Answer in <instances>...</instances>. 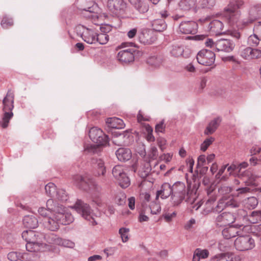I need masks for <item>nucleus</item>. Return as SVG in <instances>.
<instances>
[{
    "instance_id": "29",
    "label": "nucleus",
    "mask_w": 261,
    "mask_h": 261,
    "mask_svg": "<svg viewBox=\"0 0 261 261\" xmlns=\"http://www.w3.org/2000/svg\"><path fill=\"white\" fill-rule=\"evenodd\" d=\"M106 122L109 128L121 129L125 126L123 120L116 117L107 118Z\"/></svg>"
},
{
    "instance_id": "33",
    "label": "nucleus",
    "mask_w": 261,
    "mask_h": 261,
    "mask_svg": "<svg viewBox=\"0 0 261 261\" xmlns=\"http://www.w3.org/2000/svg\"><path fill=\"white\" fill-rule=\"evenodd\" d=\"M153 30L157 32H162L167 28V24L163 19H156L152 22Z\"/></svg>"
},
{
    "instance_id": "1",
    "label": "nucleus",
    "mask_w": 261,
    "mask_h": 261,
    "mask_svg": "<svg viewBox=\"0 0 261 261\" xmlns=\"http://www.w3.org/2000/svg\"><path fill=\"white\" fill-rule=\"evenodd\" d=\"M73 217L69 213H59L52 217H44L42 220L43 226L51 231H56L60 224L68 225L72 222Z\"/></svg>"
},
{
    "instance_id": "59",
    "label": "nucleus",
    "mask_w": 261,
    "mask_h": 261,
    "mask_svg": "<svg viewBox=\"0 0 261 261\" xmlns=\"http://www.w3.org/2000/svg\"><path fill=\"white\" fill-rule=\"evenodd\" d=\"M216 201V198L215 197H210L206 202V205L207 206V210L206 213L211 212L213 210V206L212 204Z\"/></svg>"
},
{
    "instance_id": "42",
    "label": "nucleus",
    "mask_w": 261,
    "mask_h": 261,
    "mask_svg": "<svg viewBox=\"0 0 261 261\" xmlns=\"http://www.w3.org/2000/svg\"><path fill=\"white\" fill-rule=\"evenodd\" d=\"M145 204V203L142 204V208L139 214V221L140 222H147L149 220V217L147 215L149 214V212L146 210Z\"/></svg>"
},
{
    "instance_id": "55",
    "label": "nucleus",
    "mask_w": 261,
    "mask_h": 261,
    "mask_svg": "<svg viewBox=\"0 0 261 261\" xmlns=\"http://www.w3.org/2000/svg\"><path fill=\"white\" fill-rule=\"evenodd\" d=\"M83 15L87 18H91L93 19L95 21V19H98V17L97 14L95 13L92 12L90 10H84Z\"/></svg>"
},
{
    "instance_id": "44",
    "label": "nucleus",
    "mask_w": 261,
    "mask_h": 261,
    "mask_svg": "<svg viewBox=\"0 0 261 261\" xmlns=\"http://www.w3.org/2000/svg\"><path fill=\"white\" fill-rule=\"evenodd\" d=\"M195 37L198 40H203L204 39H205V41L204 42L205 46L216 50V42H214L212 39L207 38L204 36H196Z\"/></svg>"
},
{
    "instance_id": "35",
    "label": "nucleus",
    "mask_w": 261,
    "mask_h": 261,
    "mask_svg": "<svg viewBox=\"0 0 261 261\" xmlns=\"http://www.w3.org/2000/svg\"><path fill=\"white\" fill-rule=\"evenodd\" d=\"M242 176L246 178L245 182L248 185H255V181L257 178V176L253 174V173L249 170L245 171L243 174Z\"/></svg>"
},
{
    "instance_id": "23",
    "label": "nucleus",
    "mask_w": 261,
    "mask_h": 261,
    "mask_svg": "<svg viewBox=\"0 0 261 261\" xmlns=\"http://www.w3.org/2000/svg\"><path fill=\"white\" fill-rule=\"evenodd\" d=\"M8 259L11 261H30L31 260V257L28 253H21L19 252L12 251L7 255Z\"/></svg>"
},
{
    "instance_id": "49",
    "label": "nucleus",
    "mask_w": 261,
    "mask_h": 261,
    "mask_svg": "<svg viewBox=\"0 0 261 261\" xmlns=\"http://www.w3.org/2000/svg\"><path fill=\"white\" fill-rule=\"evenodd\" d=\"M215 139L213 137H210L206 139L201 144L200 149L202 151H205L207 148L212 144Z\"/></svg>"
},
{
    "instance_id": "46",
    "label": "nucleus",
    "mask_w": 261,
    "mask_h": 261,
    "mask_svg": "<svg viewBox=\"0 0 261 261\" xmlns=\"http://www.w3.org/2000/svg\"><path fill=\"white\" fill-rule=\"evenodd\" d=\"M129 229L127 228L122 227L119 229V233L121 236L122 241L125 243L128 240V232Z\"/></svg>"
},
{
    "instance_id": "9",
    "label": "nucleus",
    "mask_w": 261,
    "mask_h": 261,
    "mask_svg": "<svg viewBox=\"0 0 261 261\" xmlns=\"http://www.w3.org/2000/svg\"><path fill=\"white\" fill-rule=\"evenodd\" d=\"M125 169L123 166L116 165L113 167L112 174L122 188L128 187L130 184V179L127 175Z\"/></svg>"
},
{
    "instance_id": "28",
    "label": "nucleus",
    "mask_w": 261,
    "mask_h": 261,
    "mask_svg": "<svg viewBox=\"0 0 261 261\" xmlns=\"http://www.w3.org/2000/svg\"><path fill=\"white\" fill-rule=\"evenodd\" d=\"M221 122L220 117H217L211 120L206 127L204 134L205 135H209L213 134L217 129Z\"/></svg>"
},
{
    "instance_id": "62",
    "label": "nucleus",
    "mask_w": 261,
    "mask_h": 261,
    "mask_svg": "<svg viewBox=\"0 0 261 261\" xmlns=\"http://www.w3.org/2000/svg\"><path fill=\"white\" fill-rule=\"evenodd\" d=\"M206 158L205 155L202 154L198 156L197 159V167H202L204 165V163L206 162Z\"/></svg>"
},
{
    "instance_id": "60",
    "label": "nucleus",
    "mask_w": 261,
    "mask_h": 261,
    "mask_svg": "<svg viewBox=\"0 0 261 261\" xmlns=\"http://www.w3.org/2000/svg\"><path fill=\"white\" fill-rule=\"evenodd\" d=\"M57 236L51 233L49 235L45 236V238L44 240H46L47 243L51 244H54L56 237Z\"/></svg>"
},
{
    "instance_id": "45",
    "label": "nucleus",
    "mask_w": 261,
    "mask_h": 261,
    "mask_svg": "<svg viewBox=\"0 0 261 261\" xmlns=\"http://www.w3.org/2000/svg\"><path fill=\"white\" fill-rule=\"evenodd\" d=\"M147 63L151 66L158 67L162 64V59L161 57L152 56L148 59Z\"/></svg>"
},
{
    "instance_id": "38",
    "label": "nucleus",
    "mask_w": 261,
    "mask_h": 261,
    "mask_svg": "<svg viewBox=\"0 0 261 261\" xmlns=\"http://www.w3.org/2000/svg\"><path fill=\"white\" fill-rule=\"evenodd\" d=\"M184 47L179 45H173L170 49V54L171 56L174 57H179L181 56L184 53Z\"/></svg>"
},
{
    "instance_id": "56",
    "label": "nucleus",
    "mask_w": 261,
    "mask_h": 261,
    "mask_svg": "<svg viewBox=\"0 0 261 261\" xmlns=\"http://www.w3.org/2000/svg\"><path fill=\"white\" fill-rule=\"evenodd\" d=\"M225 206H226V201L223 198L218 201V204L215 208V211L218 212H221Z\"/></svg>"
},
{
    "instance_id": "39",
    "label": "nucleus",
    "mask_w": 261,
    "mask_h": 261,
    "mask_svg": "<svg viewBox=\"0 0 261 261\" xmlns=\"http://www.w3.org/2000/svg\"><path fill=\"white\" fill-rule=\"evenodd\" d=\"M216 3V0H200L199 2V9L206 8L211 9L213 8Z\"/></svg>"
},
{
    "instance_id": "40",
    "label": "nucleus",
    "mask_w": 261,
    "mask_h": 261,
    "mask_svg": "<svg viewBox=\"0 0 261 261\" xmlns=\"http://www.w3.org/2000/svg\"><path fill=\"white\" fill-rule=\"evenodd\" d=\"M257 34L254 32V34L249 36L248 38V44L251 46L255 47L259 44L261 39Z\"/></svg>"
},
{
    "instance_id": "54",
    "label": "nucleus",
    "mask_w": 261,
    "mask_h": 261,
    "mask_svg": "<svg viewBox=\"0 0 261 261\" xmlns=\"http://www.w3.org/2000/svg\"><path fill=\"white\" fill-rule=\"evenodd\" d=\"M13 22L12 19L7 17L3 18L1 22V25L4 29H7L9 27L12 26Z\"/></svg>"
},
{
    "instance_id": "43",
    "label": "nucleus",
    "mask_w": 261,
    "mask_h": 261,
    "mask_svg": "<svg viewBox=\"0 0 261 261\" xmlns=\"http://www.w3.org/2000/svg\"><path fill=\"white\" fill-rule=\"evenodd\" d=\"M95 43L98 42L100 44H106L109 40V35L105 33H96Z\"/></svg>"
},
{
    "instance_id": "16",
    "label": "nucleus",
    "mask_w": 261,
    "mask_h": 261,
    "mask_svg": "<svg viewBox=\"0 0 261 261\" xmlns=\"http://www.w3.org/2000/svg\"><path fill=\"white\" fill-rule=\"evenodd\" d=\"M234 47V44L229 39H221L216 41V51L229 53Z\"/></svg>"
},
{
    "instance_id": "47",
    "label": "nucleus",
    "mask_w": 261,
    "mask_h": 261,
    "mask_svg": "<svg viewBox=\"0 0 261 261\" xmlns=\"http://www.w3.org/2000/svg\"><path fill=\"white\" fill-rule=\"evenodd\" d=\"M57 199L61 201H65L67 200L68 196L63 189H58L55 196Z\"/></svg>"
},
{
    "instance_id": "36",
    "label": "nucleus",
    "mask_w": 261,
    "mask_h": 261,
    "mask_svg": "<svg viewBox=\"0 0 261 261\" xmlns=\"http://www.w3.org/2000/svg\"><path fill=\"white\" fill-rule=\"evenodd\" d=\"M248 221L253 224L261 221V210L254 211L248 216Z\"/></svg>"
},
{
    "instance_id": "27",
    "label": "nucleus",
    "mask_w": 261,
    "mask_h": 261,
    "mask_svg": "<svg viewBox=\"0 0 261 261\" xmlns=\"http://www.w3.org/2000/svg\"><path fill=\"white\" fill-rule=\"evenodd\" d=\"M116 155L120 161L125 162L131 158L132 152L128 148H120L116 151Z\"/></svg>"
},
{
    "instance_id": "8",
    "label": "nucleus",
    "mask_w": 261,
    "mask_h": 261,
    "mask_svg": "<svg viewBox=\"0 0 261 261\" xmlns=\"http://www.w3.org/2000/svg\"><path fill=\"white\" fill-rule=\"evenodd\" d=\"M234 245L237 250L246 251L254 248L255 243L252 237L246 235L238 237L234 241Z\"/></svg>"
},
{
    "instance_id": "58",
    "label": "nucleus",
    "mask_w": 261,
    "mask_h": 261,
    "mask_svg": "<svg viewBox=\"0 0 261 261\" xmlns=\"http://www.w3.org/2000/svg\"><path fill=\"white\" fill-rule=\"evenodd\" d=\"M176 216V213L174 212L172 213H166L163 215V217L167 222H170Z\"/></svg>"
},
{
    "instance_id": "22",
    "label": "nucleus",
    "mask_w": 261,
    "mask_h": 261,
    "mask_svg": "<svg viewBox=\"0 0 261 261\" xmlns=\"http://www.w3.org/2000/svg\"><path fill=\"white\" fill-rule=\"evenodd\" d=\"M92 164L95 169L94 175L96 176L103 175L106 172V167L103 161L101 159H94L92 160Z\"/></svg>"
},
{
    "instance_id": "53",
    "label": "nucleus",
    "mask_w": 261,
    "mask_h": 261,
    "mask_svg": "<svg viewBox=\"0 0 261 261\" xmlns=\"http://www.w3.org/2000/svg\"><path fill=\"white\" fill-rule=\"evenodd\" d=\"M228 166V165H224L219 170L218 173L216 174V176L217 178H220L221 180H226L228 178V176L227 175H224L221 177L223 173L224 172L226 167Z\"/></svg>"
},
{
    "instance_id": "21",
    "label": "nucleus",
    "mask_w": 261,
    "mask_h": 261,
    "mask_svg": "<svg viewBox=\"0 0 261 261\" xmlns=\"http://www.w3.org/2000/svg\"><path fill=\"white\" fill-rule=\"evenodd\" d=\"M173 192V185H171L168 183L164 184L161 188V190L156 192L155 200H157L160 196L162 199H166Z\"/></svg>"
},
{
    "instance_id": "48",
    "label": "nucleus",
    "mask_w": 261,
    "mask_h": 261,
    "mask_svg": "<svg viewBox=\"0 0 261 261\" xmlns=\"http://www.w3.org/2000/svg\"><path fill=\"white\" fill-rule=\"evenodd\" d=\"M226 261H241L242 258L240 255L231 252H226Z\"/></svg>"
},
{
    "instance_id": "51",
    "label": "nucleus",
    "mask_w": 261,
    "mask_h": 261,
    "mask_svg": "<svg viewBox=\"0 0 261 261\" xmlns=\"http://www.w3.org/2000/svg\"><path fill=\"white\" fill-rule=\"evenodd\" d=\"M196 255L199 256L201 259H205L208 256L209 252L206 249L202 250L198 248L195 250Z\"/></svg>"
},
{
    "instance_id": "13",
    "label": "nucleus",
    "mask_w": 261,
    "mask_h": 261,
    "mask_svg": "<svg viewBox=\"0 0 261 261\" xmlns=\"http://www.w3.org/2000/svg\"><path fill=\"white\" fill-rule=\"evenodd\" d=\"M197 62L204 66H211L214 63L215 54L213 51L208 49H202L197 55Z\"/></svg>"
},
{
    "instance_id": "12",
    "label": "nucleus",
    "mask_w": 261,
    "mask_h": 261,
    "mask_svg": "<svg viewBox=\"0 0 261 261\" xmlns=\"http://www.w3.org/2000/svg\"><path fill=\"white\" fill-rule=\"evenodd\" d=\"M107 7L114 15L120 16L125 13L126 4L123 0H108Z\"/></svg>"
},
{
    "instance_id": "32",
    "label": "nucleus",
    "mask_w": 261,
    "mask_h": 261,
    "mask_svg": "<svg viewBox=\"0 0 261 261\" xmlns=\"http://www.w3.org/2000/svg\"><path fill=\"white\" fill-rule=\"evenodd\" d=\"M239 232V231L236 227L230 226L224 228L222 231V234L224 238L229 239L236 237Z\"/></svg>"
},
{
    "instance_id": "50",
    "label": "nucleus",
    "mask_w": 261,
    "mask_h": 261,
    "mask_svg": "<svg viewBox=\"0 0 261 261\" xmlns=\"http://www.w3.org/2000/svg\"><path fill=\"white\" fill-rule=\"evenodd\" d=\"M158 156V151L157 148L154 146H152L148 153V156L151 160H155Z\"/></svg>"
},
{
    "instance_id": "61",
    "label": "nucleus",
    "mask_w": 261,
    "mask_h": 261,
    "mask_svg": "<svg viewBox=\"0 0 261 261\" xmlns=\"http://www.w3.org/2000/svg\"><path fill=\"white\" fill-rule=\"evenodd\" d=\"M232 190V188L230 187L223 186L219 189V192L221 194H226L230 193Z\"/></svg>"
},
{
    "instance_id": "20",
    "label": "nucleus",
    "mask_w": 261,
    "mask_h": 261,
    "mask_svg": "<svg viewBox=\"0 0 261 261\" xmlns=\"http://www.w3.org/2000/svg\"><path fill=\"white\" fill-rule=\"evenodd\" d=\"M197 24L193 21H182L179 26V31L186 34H195L197 30Z\"/></svg>"
},
{
    "instance_id": "64",
    "label": "nucleus",
    "mask_w": 261,
    "mask_h": 261,
    "mask_svg": "<svg viewBox=\"0 0 261 261\" xmlns=\"http://www.w3.org/2000/svg\"><path fill=\"white\" fill-rule=\"evenodd\" d=\"M253 32L258 34L259 36V38L261 39V23L258 22L256 24L253 29Z\"/></svg>"
},
{
    "instance_id": "11",
    "label": "nucleus",
    "mask_w": 261,
    "mask_h": 261,
    "mask_svg": "<svg viewBox=\"0 0 261 261\" xmlns=\"http://www.w3.org/2000/svg\"><path fill=\"white\" fill-rule=\"evenodd\" d=\"M89 136L91 140L96 144V146L105 145L109 142L108 136L103 133L101 129L96 127L89 130Z\"/></svg>"
},
{
    "instance_id": "14",
    "label": "nucleus",
    "mask_w": 261,
    "mask_h": 261,
    "mask_svg": "<svg viewBox=\"0 0 261 261\" xmlns=\"http://www.w3.org/2000/svg\"><path fill=\"white\" fill-rule=\"evenodd\" d=\"M236 219V216L233 213L224 212L217 217L216 223L219 226H224L232 223Z\"/></svg>"
},
{
    "instance_id": "3",
    "label": "nucleus",
    "mask_w": 261,
    "mask_h": 261,
    "mask_svg": "<svg viewBox=\"0 0 261 261\" xmlns=\"http://www.w3.org/2000/svg\"><path fill=\"white\" fill-rule=\"evenodd\" d=\"M14 108V95L8 91L3 100V111L4 114L0 120V125L5 128L8 127L10 120L13 116L12 111Z\"/></svg>"
},
{
    "instance_id": "30",
    "label": "nucleus",
    "mask_w": 261,
    "mask_h": 261,
    "mask_svg": "<svg viewBox=\"0 0 261 261\" xmlns=\"http://www.w3.org/2000/svg\"><path fill=\"white\" fill-rule=\"evenodd\" d=\"M250 19L249 21L245 22L246 24L251 23L257 17L261 16V4H257L253 6L249 12Z\"/></svg>"
},
{
    "instance_id": "7",
    "label": "nucleus",
    "mask_w": 261,
    "mask_h": 261,
    "mask_svg": "<svg viewBox=\"0 0 261 261\" xmlns=\"http://www.w3.org/2000/svg\"><path fill=\"white\" fill-rule=\"evenodd\" d=\"M74 207L76 211L81 214L85 219L89 221L91 225H95L97 224L93 217V211L88 204L84 203L81 200H78L76 202Z\"/></svg>"
},
{
    "instance_id": "26",
    "label": "nucleus",
    "mask_w": 261,
    "mask_h": 261,
    "mask_svg": "<svg viewBox=\"0 0 261 261\" xmlns=\"http://www.w3.org/2000/svg\"><path fill=\"white\" fill-rule=\"evenodd\" d=\"M134 8L140 13L148 11L149 7L143 0H128Z\"/></svg>"
},
{
    "instance_id": "25",
    "label": "nucleus",
    "mask_w": 261,
    "mask_h": 261,
    "mask_svg": "<svg viewBox=\"0 0 261 261\" xmlns=\"http://www.w3.org/2000/svg\"><path fill=\"white\" fill-rule=\"evenodd\" d=\"M46 207L47 211L54 212V214H58L59 213H67L62 205L55 203L52 199H49L47 201Z\"/></svg>"
},
{
    "instance_id": "52",
    "label": "nucleus",
    "mask_w": 261,
    "mask_h": 261,
    "mask_svg": "<svg viewBox=\"0 0 261 261\" xmlns=\"http://www.w3.org/2000/svg\"><path fill=\"white\" fill-rule=\"evenodd\" d=\"M146 130L147 132V135L146 136V139L149 142H153L155 140V138L152 135L153 129L151 126L147 125L146 126Z\"/></svg>"
},
{
    "instance_id": "10",
    "label": "nucleus",
    "mask_w": 261,
    "mask_h": 261,
    "mask_svg": "<svg viewBox=\"0 0 261 261\" xmlns=\"http://www.w3.org/2000/svg\"><path fill=\"white\" fill-rule=\"evenodd\" d=\"M75 29L77 33L81 35L84 41L88 44L95 43L96 33L93 29L79 25Z\"/></svg>"
},
{
    "instance_id": "2",
    "label": "nucleus",
    "mask_w": 261,
    "mask_h": 261,
    "mask_svg": "<svg viewBox=\"0 0 261 261\" xmlns=\"http://www.w3.org/2000/svg\"><path fill=\"white\" fill-rule=\"evenodd\" d=\"M22 238L27 242L26 249L29 252L39 251L44 245L45 235L42 233L32 230L23 231Z\"/></svg>"
},
{
    "instance_id": "41",
    "label": "nucleus",
    "mask_w": 261,
    "mask_h": 261,
    "mask_svg": "<svg viewBox=\"0 0 261 261\" xmlns=\"http://www.w3.org/2000/svg\"><path fill=\"white\" fill-rule=\"evenodd\" d=\"M45 190L46 194L50 197H55L57 189L55 185L52 182H49L45 187Z\"/></svg>"
},
{
    "instance_id": "4",
    "label": "nucleus",
    "mask_w": 261,
    "mask_h": 261,
    "mask_svg": "<svg viewBox=\"0 0 261 261\" xmlns=\"http://www.w3.org/2000/svg\"><path fill=\"white\" fill-rule=\"evenodd\" d=\"M243 0H230L228 5L224 9L223 15L230 23L237 22L240 16L238 10L244 5Z\"/></svg>"
},
{
    "instance_id": "19",
    "label": "nucleus",
    "mask_w": 261,
    "mask_h": 261,
    "mask_svg": "<svg viewBox=\"0 0 261 261\" xmlns=\"http://www.w3.org/2000/svg\"><path fill=\"white\" fill-rule=\"evenodd\" d=\"M134 48H128L120 50L117 55L118 60L123 63H128L134 60Z\"/></svg>"
},
{
    "instance_id": "63",
    "label": "nucleus",
    "mask_w": 261,
    "mask_h": 261,
    "mask_svg": "<svg viewBox=\"0 0 261 261\" xmlns=\"http://www.w3.org/2000/svg\"><path fill=\"white\" fill-rule=\"evenodd\" d=\"M223 253H219L212 256L210 261H222Z\"/></svg>"
},
{
    "instance_id": "37",
    "label": "nucleus",
    "mask_w": 261,
    "mask_h": 261,
    "mask_svg": "<svg viewBox=\"0 0 261 261\" xmlns=\"http://www.w3.org/2000/svg\"><path fill=\"white\" fill-rule=\"evenodd\" d=\"M145 207L147 209L146 210L152 215L158 214L161 210L160 204L155 201L152 202L148 206L147 204L146 203Z\"/></svg>"
},
{
    "instance_id": "24",
    "label": "nucleus",
    "mask_w": 261,
    "mask_h": 261,
    "mask_svg": "<svg viewBox=\"0 0 261 261\" xmlns=\"http://www.w3.org/2000/svg\"><path fill=\"white\" fill-rule=\"evenodd\" d=\"M223 24L218 20H214L211 21L207 27L208 31L214 35H218L222 33Z\"/></svg>"
},
{
    "instance_id": "34",
    "label": "nucleus",
    "mask_w": 261,
    "mask_h": 261,
    "mask_svg": "<svg viewBox=\"0 0 261 261\" xmlns=\"http://www.w3.org/2000/svg\"><path fill=\"white\" fill-rule=\"evenodd\" d=\"M243 203L246 208L254 209L258 204V200L255 197L251 196L244 199Z\"/></svg>"
},
{
    "instance_id": "5",
    "label": "nucleus",
    "mask_w": 261,
    "mask_h": 261,
    "mask_svg": "<svg viewBox=\"0 0 261 261\" xmlns=\"http://www.w3.org/2000/svg\"><path fill=\"white\" fill-rule=\"evenodd\" d=\"M189 193L186 185L182 182H177L173 185V192L170 197V202L174 206H179L185 199L186 196H188Z\"/></svg>"
},
{
    "instance_id": "6",
    "label": "nucleus",
    "mask_w": 261,
    "mask_h": 261,
    "mask_svg": "<svg viewBox=\"0 0 261 261\" xmlns=\"http://www.w3.org/2000/svg\"><path fill=\"white\" fill-rule=\"evenodd\" d=\"M73 181L74 184L80 188L85 191H98L100 189L95 180L87 175L83 176L81 175H75L73 177Z\"/></svg>"
},
{
    "instance_id": "18",
    "label": "nucleus",
    "mask_w": 261,
    "mask_h": 261,
    "mask_svg": "<svg viewBox=\"0 0 261 261\" xmlns=\"http://www.w3.org/2000/svg\"><path fill=\"white\" fill-rule=\"evenodd\" d=\"M241 56L246 60H252L261 58V50L247 47L240 52Z\"/></svg>"
},
{
    "instance_id": "31",
    "label": "nucleus",
    "mask_w": 261,
    "mask_h": 261,
    "mask_svg": "<svg viewBox=\"0 0 261 261\" xmlns=\"http://www.w3.org/2000/svg\"><path fill=\"white\" fill-rule=\"evenodd\" d=\"M38 222L33 215L25 216L23 219V224L24 227L29 229H34L37 227Z\"/></svg>"
},
{
    "instance_id": "17",
    "label": "nucleus",
    "mask_w": 261,
    "mask_h": 261,
    "mask_svg": "<svg viewBox=\"0 0 261 261\" xmlns=\"http://www.w3.org/2000/svg\"><path fill=\"white\" fill-rule=\"evenodd\" d=\"M180 10L184 12L192 11L197 12L199 9L197 5V0H180L178 3Z\"/></svg>"
},
{
    "instance_id": "57",
    "label": "nucleus",
    "mask_w": 261,
    "mask_h": 261,
    "mask_svg": "<svg viewBox=\"0 0 261 261\" xmlns=\"http://www.w3.org/2000/svg\"><path fill=\"white\" fill-rule=\"evenodd\" d=\"M126 196L124 194H120L116 197V202L119 205H121L125 203Z\"/></svg>"
},
{
    "instance_id": "15",
    "label": "nucleus",
    "mask_w": 261,
    "mask_h": 261,
    "mask_svg": "<svg viewBox=\"0 0 261 261\" xmlns=\"http://www.w3.org/2000/svg\"><path fill=\"white\" fill-rule=\"evenodd\" d=\"M139 41L144 44H151L156 40L153 31L147 29H143L139 34Z\"/></svg>"
}]
</instances>
